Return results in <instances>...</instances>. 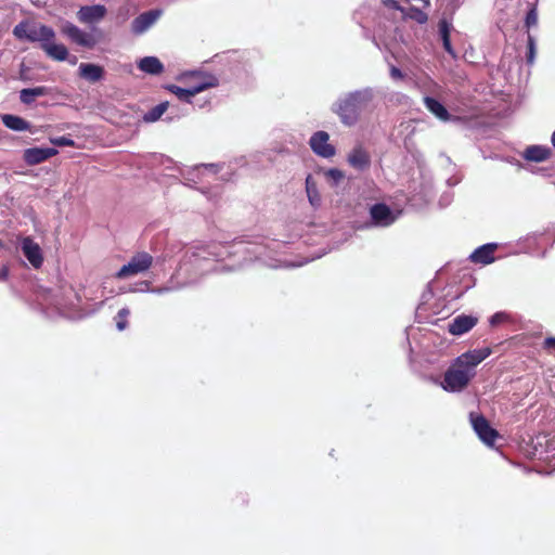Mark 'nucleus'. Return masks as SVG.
<instances>
[{"mask_svg": "<svg viewBox=\"0 0 555 555\" xmlns=\"http://www.w3.org/2000/svg\"><path fill=\"white\" fill-rule=\"evenodd\" d=\"M491 353L489 348L474 349L459 356L444 372L441 387L449 392H461L476 375V367Z\"/></svg>", "mask_w": 555, "mask_h": 555, "instance_id": "1", "label": "nucleus"}, {"mask_svg": "<svg viewBox=\"0 0 555 555\" xmlns=\"http://www.w3.org/2000/svg\"><path fill=\"white\" fill-rule=\"evenodd\" d=\"M375 99V91L365 87L339 96L332 105V112L336 114L340 122L347 127L354 126L363 111H366Z\"/></svg>", "mask_w": 555, "mask_h": 555, "instance_id": "2", "label": "nucleus"}, {"mask_svg": "<svg viewBox=\"0 0 555 555\" xmlns=\"http://www.w3.org/2000/svg\"><path fill=\"white\" fill-rule=\"evenodd\" d=\"M217 245L196 246L185 251L179 264V272L204 274L214 269L212 261L221 255L216 251Z\"/></svg>", "mask_w": 555, "mask_h": 555, "instance_id": "3", "label": "nucleus"}, {"mask_svg": "<svg viewBox=\"0 0 555 555\" xmlns=\"http://www.w3.org/2000/svg\"><path fill=\"white\" fill-rule=\"evenodd\" d=\"M183 78H195L196 83L182 88L176 85H167L165 88L175 94L180 101L192 104L193 98L209 88H215L219 85L217 76L203 72V70H190L182 74Z\"/></svg>", "mask_w": 555, "mask_h": 555, "instance_id": "4", "label": "nucleus"}, {"mask_svg": "<svg viewBox=\"0 0 555 555\" xmlns=\"http://www.w3.org/2000/svg\"><path fill=\"white\" fill-rule=\"evenodd\" d=\"M153 257L147 253H139L134 255L128 263L124 264L117 272V279H126L137 275L150 269Z\"/></svg>", "mask_w": 555, "mask_h": 555, "instance_id": "5", "label": "nucleus"}, {"mask_svg": "<svg viewBox=\"0 0 555 555\" xmlns=\"http://www.w3.org/2000/svg\"><path fill=\"white\" fill-rule=\"evenodd\" d=\"M470 424L478 438L487 446H493L498 437V431L492 428L488 420L477 413L469 414Z\"/></svg>", "mask_w": 555, "mask_h": 555, "instance_id": "6", "label": "nucleus"}, {"mask_svg": "<svg viewBox=\"0 0 555 555\" xmlns=\"http://www.w3.org/2000/svg\"><path fill=\"white\" fill-rule=\"evenodd\" d=\"M371 224L377 228H386L396 222L399 212L393 211L384 203H377L370 208Z\"/></svg>", "mask_w": 555, "mask_h": 555, "instance_id": "7", "label": "nucleus"}, {"mask_svg": "<svg viewBox=\"0 0 555 555\" xmlns=\"http://www.w3.org/2000/svg\"><path fill=\"white\" fill-rule=\"evenodd\" d=\"M309 145L312 152L322 158H331L336 154L335 146L330 143V134L323 130L310 137Z\"/></svg>", "mask_w": 555, "mask_h": 555, "instance_id": "8", "label": "nucleus"}, {"mask_svg": "<svg viewBox=\"0 0 555 555\" xmlns=\"http://www.w3.org/2000/svg\"><path fill=\"white\" fill-rule=\"evenodd\" d=\"M163 15V10L154 9L141 13L131 23V31L134 35H142L149 30Z\"/></svg>", "mask_w": 555, "mask_h": 555, "instance_id": "9", "label": "nucleus"}, {"mask_svg": "<svg viewBox=\"0 0 555 555\" xmlns=\"http://www.w3.org/2000/svg\"><path fill=\"white\" fill-rule=\"evenodd\" d=\"M61 31L78 46L92 48L95 44V41L90 34L81 30L79 27L69 22H65L62 25Z\"/></svg>", "mask_w": 555, "mask_h": 555, "instance_id": "10", "label": "nucleus"}, {"mask_svg": "<svg viewBox=\"0 0 555 555\" xmlns=\"http://www.w3.org/2000/svg\"><path fill=\"white\" fill-rule=\"evenodd\" d=\"M22 251L30 264L38 269L42 266L43 257L40 246L29 236L24 237L21 244Z\"/></svg>", "mask_w": 555, "mask_h": 555, "instance_id": "11", "label": "nucleus"}, {"mask_svg": "<svg viewBox=\"0 0 555 555\" xmlns=\"http://www.w3.org/2000/svg\"><path fill=\"white\" fill-rule=\"evenodd\" d=\"M56 154L57 150L54 147H30L24 151L23 159L27 165L34 166L53 157Z\"/></svg>", "mask_w": 555, "mask_h": 555, "instance_id": "12", "label": "nucleus"}, {"mask_svg": "<svg viewBox=\"0 0 555 555\" xmlns=\"http://www.w3.org/2000/svg\"><path fill=\"white\" fill-rule=\"evenodd\" d=\"M477 322L478 319L476 317L460 314L448 324V331L451 335L461 336L469 332Z\"/></svg>", "mask_w": 555, "mask_h": 555, "instance_id": "13", "label": "nucleus"}, {"mask_svg": "<svg viewBox=\"0 0 555 555\" xmlns=\"http://www.w3.org/2000/svg\"><path fill=\"white\" fill-rule=\"evenodd\" d=\"M349 165L360 171L367 169L371 165L369 152L361 145H357L348 155Z\"/></svg>", "mask_w": 555, "mask_h": 555, "instance_id": "14", "label": "nucleus"}, {"mask_svg": "<svg viewBox=\"0 0 555 555\" xmlns=\"http://www.w3.org/2000/svg\"><path fill=\"white\" fill-rule=\"evenodd\" d=\"M55 33L54 30L46 25H37L30 24V29L28 30V41L30 42H39L40 47L47 43L49 40H54Z\"/></svg>", "mask_w": 555, "mask_h": 555, "instance_id": "15", "label": "nucleus"}, {"mask_svg": "<svg viewBox=\"0 0 555 555\" xmlns=\"http://www.w3.org/2000/svg\"><path fill=\"white\" fill-rule=\"evenodd\" d=\"M498 248L495 243H487L476 248L469 256L475 263L489 264L494 261V251Z\"/></svg>", "mask_w": 555, "mask_h": 555, "instance_id": "16", "label": "nucleus"}, {"mask_svg": "<svg viewBox=\"0 0 555 555\" xmlns=\"http://www.w3.org/2000/svg\"><path fill=\"white\" fill-rule=\"evenodd\" d=\"M106 14V8L102 4L81 7L78 11V18L82 23H95Z\"/></svg>", "mask_w": 555, "mask_h": 555, "instance_id": "17", "label": "nucleus"}, {"mask_svg": "<svg viewBox=\"0 0 555 555\" xmlns=\"http://www.w3.org/2000/svg\"><path fill=\"white\" fill-rule=\"evenodd\" d=\"M235 253H242L246 256H248L249 259L254 257L255 259L263 260L266 257V253L268 249L267 245L262 244H250V245H244L243 242H236L234 244Z\"/></svg>", "mask_w": 555, "mask_h": 555, "instance_id": "18", "label": "nucleus"}, {"mask_svg": "<svg viewBox=\"0 0 555 555\" xmlns=\"http://www.w3.org/2000/svg\"><path fill=\"white\" fill-rule=\"evenodd\" d=\"M79 75L89 82H98L104 77L102 66L92 63H81L79 65Z\"/></svg>", "mask_w": 555, "mask_h": 555, "instance_id": "19", "label": "nucleus"}, {"mask_svg": "<svg viewBox=\"0 0 555 555\" xmlns=\"http://www.w3.org/2000/svg\"><path fill=\"white\" fill-rule=\"evenodd\" d=\"M308 202L313 209H318L322 205V197L318 190V184L312 175H308L305 182Z\"/></svg>", "mask_w": 555, "mask_h": 555, "instance_id": "20", "label": "nucleus"}, {"mask_svg": "<svg viewBox=\"0 0 555 555\" xmlns=\"http://www.w3.org/2000/svg\"><path fill=\"white\" fill-rule=\"evenodd\" d=\"M50 89L46 86L26 88L20 91V101L25 105H31L37 98L48 95Z\"/></svg>", "mask_w": 555, "mask_h": 555, "instance_id": "21", "label": "nucleus"}, {"mask_svg": "<svg viewBox=\"0 0 555 555\" xmlns=\"http://www.w3.org/2000/svg\"><path fill=\"white\" fill-rule=\"evenodd\" d=\"M424 104H425L426 108L431 114H434L439 120H441V121L451 120L452 117L449 114L448 109L438 100H436L431 96H425Z\"/></svg>", "mask_w": 555, "mask_h": 555, "instance_id": "22", "label": "nucleus"}, {"mask_svg": "<svg viewBox=\"0 0 555 555\" xmlns=\"http://www.w3.org/2000/svg\"><path fill=\"white\" fill-rule=\"evenodd\" d=\"M138 68L150 75H160L164 72V65L156 56L142 57L138 62Z\"/></svg>", "mask_w": 555, "mask_h": 555, "instance_id": "23", "label": "nucleus"}, {"mask_svg": "<svg viewBox=\"0 0 555 555\" xmlns=\"http://www.w3.org/2000/svg\"><path fill=\"white\" fill-rule=\"evenodd\" d=\"M42 50L46 54L55 61H65L68 56V50L64 44L54 43L53 40H49L42 44Z\"/></svg>", "mask_w": 555, "mask_h": 555, "instance_id": "24", "label": "nucleus"}, {"mask_svg": "<svg viewBox=\"0 0 555 555\" xmlns=\"http://www.w3.org/2000/svg\"><path fill=\"white\" fill-rule=\"evenodd\" d=\"M1 120L7 128L13 131H27L30 129V124L16 115L4 114L1 116Z\"/></svg>", "mask_w": 555, "mask_h": 555, "instance_id": "25", "label": "nucleus"}, {"mask_svg": "<svg viewBox=\"0 0 555 555\" xmlns=\"http://www.w3.org/2000/svg\"><path fill=\"white\" fill-rule=\"evenodd\" d=\"M551 150L545 146L531 145L524 152V157L530 162H543L548 158Z\"/></svg>", "mask_w": 555, "mask_h": 555, "instance_id": "26", "label": "nucleus"}, {"mask_svg": "<svg viewBox=\"0 0 555 555\" xmlns=\"http://www.w3.org/2000/svg\"><path fill=\"white\" fill-rule=\"evenodd\" d=\"M438 27H439V35L442 40L443 49L453 59H456V53H455L454 49L452 48L451 40H450L451 24H449L446 20H441L439 22Z\"/></svg>", "mask_w": 555, "mask_h": 555, "instance_id": "27", "label": "nucleus"}, {"mask_svg": "<svg viewBox=\"0 0 555 555\" xmlns=\"http://www.w3.org/2000/svg\"><path fill=\"white\" fill-rule=\"evenodd\" d=\"M168 108H169V103L167 101L162 102V103L157 104L156 106H154L153 108H151L149 112H146L143 115V120L145 122H155L165 114V112Z\"/></svg>", "mask_w": 555, "mask_h": 555, "instance_id": "28", "label": "nucleus"}, {"mask_svg": "<svg viewBox=\"0 0 555 555\" xmlns=\"http://www.w3.org/2000/svg\"><path fill=\"white\" fill-rule=\"evenodd\" d=\"M129 314H130V310L127 307L121 308L117 312V315L115 317V321H116V327L119 332L127 328V326H128L127 319H128Z\"/></svg>", "mask_w": 555, "mask_h": 555, "instance_id": "29", "label": "nucleus"}, {"mask_svg": "<svg viewBox=\"0 0 555 555\" xmlns=\"http://www.w3.org/2000/svg\"><path fill=\"white\" fill-rule=\"evenodd\" d=\"M406 15L416 21L418 24H425L428 20L427 14L418 8L412 7L409 9Z\"/></svg>", "mask_w": 555, "mask_h": 555, "instance_id": "30", "label": "nucleus"}, {"mask_svg": "<svg viewBox=\"0 0 555 555\" xmlns=\"http://www.w3.org/2000/svg\"><path fill=\"white\" fill-rule=\"evenodd\" d=\"M151 289V282L150 281H140L132 286H130L128 289H121L122 293L129 292V293H150Z\"/></svg>", "mask_w": 555, "mask_h": 555, "instance_id": "31", "label": "nucleus"}, {"mask_svg": "<svg viewBox=\"0 0 555 555\" xmlns=\"http://www.w3.org/2000/svg\"><path fill=\"white\" fill-rule=\"evenodd\" d=\"M30 29V24L28 23H24V22H21L18 23L14 29H13V35L17 38V39H25V40H28V30Z\"/></svg>", "mask_w": 555, "mask_h": 555, "instance_id": "32", "label": "nucleus"}, {"mask_svg": "<svg viewBox=\"0 0 555 555\" xmlns=\"http://www.w3.org/2000/svg\"><path fill=\"white\" fill-rule=\"evenodd\" d=\"M221 168V165L220 164H199V165H196L194 168H193V172H195L196 175L201 173L203 170H207L214 175H216L217 172H219Z\"/></svg>", "mask_w": 555, "mask_h": 555, "instance_id": "33", "label": "nucleus"}, {"mask_svg": "<svg viewBox=\"0 0 555 555\" xmlns=\"http://www.w3.org/2000/svg\"><path fill=\"white\" fill-rule=\"evenodd\" d=\"M535 59V40L534 38L528 34V52H527V63L532 65Z\"/></svg>", "mask_w": 555, "mask_h": 555, "instance_id": "34", "label": "nucleus"}, {"mask_svg": "<svg viewBox=\"0 0 555 555\" xmlns=\"http://www.w3.org/2000/svg\"><path fill=\"white\" fill-rule=\"evenodd\" d=\"M186 283H184L182 285L170 284V285H165V286H162V287H151L150 293L157 294V295H163V294H166V293H170V292L180 289Z\"/></svg>", "mask_w": 555, "mask_h": 555, "instance_id": "35", "label": "nucleus"}, {"mask_svg": "<svg viewBox=\"0 0 555 555\" xmlns=\"http://www.w3.org/2000/svg\"><path fill=\"white\" fill-rule=\"evenodd\" d=\"M50 142L56 146H74L75 145L74 140L66 135L50 138Z\"/></svg>", "mask_w": 555, "mask_h": 555, "instance_id": "36", "label": "nucleus"}, {"mask_svg": "<svg viewBox=\"0 0 555 555\" xmlns=\"http://www.w3.org/2000/svg\"><path fill=\"white\" fill-rule=\"evenodd\" d=\"M325 176L334 183L337 184L343 178L344 173L341 170L336 168H331L325 172Z\"/></svg>", "mask_w": 555, "mask_h": 555, "instance_id": "37", "label": "nucleus"}, {"mask_svg": "<svg viewBox=\"0 0 555 555\" xmlns=\"http://www.w3.org/2000/svg\"><path fill=\"white\" fill-rule=\"evenodd\" d=\"M538 24V12L535 8L530 9L526 15L527 27L535 26Z\"/></svg>", "mask_w": 555, "mask_h": 555, "instance_id": "38", "label": "nucleus"}, {"mask_svg": "<svg viewBox=\"0 0 555 555\" xmlns=\"http://www.w3.org/2000/svg\"><path fill=\"white\" fill-rule=\"evenodd\" d=\"M389 74L391 79L393 80H401L404 78V74L402 73V70L396 67L395 65H390Z\"/></svg>", "mask_w": 555, "mask_h": 555, "instance_id": "39", "label": "nucleus"}, {"mask_svg": "<svg viewBox=\"0 0 555 555\" xmlns=\"http://www.w3.org/2000/svg\"><path fill=\"white\" fill-rule=\"evenodd\" d=\"M543 348L547 351L555 349V337H547L543 341Z\"/></svg>", "mask_w": 555, "mask_h": 555, "instance_id": "40", "label": "nucleus"}, {"mask_svg": "<svg viewBox=\"0 0 555 555\" xmlns=\"http://www.w3.org/2000/svg\"><path fill=\"white\" fill-rule=\"evenodd\" d=\"M504 319V313H501V312H498V313H494L491 318H490V324L491 325H496L499 324L500 322H502Z\"/></svg>", "mask_w": 555, "mask_h": 555, "instance_id": "41", "label": "nucleus"}, {"mask_svg": "<svg viewBox=\"0 0 555 555\" xmlns=\"http://www.w3.org/2000/svg\"><path fill=\"white\" fill-rule=\"evenodd\" d=\"M9 274H10L9 267L8 266H2V268L0 269V280L1 281H7L8 278H9Z\"/></svg>", "mask_w": 555, "mask_h": 555, "instance_id": "42", "label": "nucleus"}, {"mask_svg": "<svg viewBox=\"0 0 555 555\" xmlns=\"http://www.w3.org/2000/svg\"><path fill=\"white\" fill-rule=\"evenodd\" d=\"M386 5L395 9V10H400V11H403V9L399 5V3L395 0H386L385 1Z\"/></svg>", "mask_w": 555, "mask_h": 555, "instance_id": "43", "label": "nucleus"}, {"mask_svg": "<svg viewBox=\"0 0 555 555\" xmlns=\"http://www.w3.org/2000/svg\"><path fill=\"white\" fill-rule=\"evenodd\" d=\"M195 107H198V108H204L206 106H208L210 104V101L209 100H205V101H196V102H193L192 103Z\"/></svg>", "mask_w": 555, "mask_h": 555, "instance_id": "44", "label": "nucleus"}, {"mask_svg": "<svg viewBox=\"0 0 555 555\" xmlns=\"http://www.w3.org/2000/svg\"><path fill=\"white\" fill-rule=\"evenodd\" d=\"M450 198H449V195H443L441 198H440V204L444 203H449Z\"/></svg>", "mask_w": 555, "mask_h": 555, "instance_id": "45", "label": "nucleus"}, {"mask_svg": "<svg viewBox=\"0 0 555 555\" xmlns=\"http://www.w3.org/2000/svg\"><path fill=\"white\" fill-rule=\"evenodd\" d=\"M180 173H181V175H182L186 180H192V181H194V179H193V178H189V177L186 176V173L184 172V170H183V169H180Z\"/></svg>", "mask_w": 555, "mask_h": 555, "instance_id": "46", "label": "nucleus"}, {"mask_svg": "<svg viewBox=\"0 0 555 555\" xmlns=\"http://www.w3.org/2000/svg\"><path fill=\"white\" fill-rule=\"evenodd\" d=\"M268 266H269V267H272V268H279V267H281L282 264H278V263H275V262H268Z\"/></svg>", "mask_w": 555, "mask_h": 555, "instance_id": "47", "label": "nucleus"}, {"mask_svg": "<svg viewBox=\"0 0 555 555\" xmlns=\"http://www.w3.org/2000/svg\"><path fill=\"white\" fill-rule=\"evenodd\" d=\"M551 142H552V145L555 147V131L552 134Z\"/></svg>", "mask_w": 555, "mask_h": 555, "instance_id": "48", "label": "nucleus"}, {"mask_svg": "<svg viewBox=\"0 0 555 555\" xmlns=\"http://www.w3.org/2000/svg\"><path fill=\"white\" fill-rule=\"evenodd\" d=\"M302 262L298 263V266H301ZM285 267H297V264H294V263H285L284 264Z\"/></svg>", "mask_w": 555, "mask_h": 555, "instance_id": "49", "label": "nucleus"}, {"mask_svg": "<svg viewBox=\"0 0 555 555\" xmlns=\"http://www.w3.org/2000/svg\"><path fill=\"white\" fill-rule=\"evenodd\" d=\"M2 246H3V243H2V241L0 240V247H2Z\"/></svg>", "mask_w": 555, "mask_h": 555, "instance_id": "50", "label": "nucleus"}]
</instances>
